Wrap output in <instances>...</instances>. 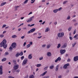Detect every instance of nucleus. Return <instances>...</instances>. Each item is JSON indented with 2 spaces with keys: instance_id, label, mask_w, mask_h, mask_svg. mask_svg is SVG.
<instances>
[{
  "instance_id": "37998d69",
  "label": "nucleus",
  "mask_w": 78,
  "mask_h": 78,
  "mask_svg": "<svg viewBox=\"0 0 78 78\" xmlns=\"http://www.w3.org/2000/svg\"><path fill=\"white\" fill-rule=\"evenodd\" d=\"M24 56H22L21 58V60H23V59H24Z\"/></svg>"
},
{
  "instance_id": "603ef678",
  "label": "nucleus",
  "mask_w": 78,
  "mask_h": 78,
  "mask_svg": "<svg viewBox=\"0 0 78 78\" xmlns=\"http://www.w3.org/2000/svg\"><path fill=\"white\" fill-rule=\"evenodd\" d=\"M44 78H49V76H45L44 77Z\"/></svg>"
},
{
  "instance_id": "f3484780",
  "label": "nucleus",
  "mask_w": 78,
  "mask_h": 78,
  "mask_svg": "<svg viewBox=\"0 0 78 78\" xmlns=\"http://www.w3.org/2000/svg\"><path fill=\"white\" fill-rule=\"evenodd\" d=\"M58 9H54V10L53 11V12L54 13H57V12H58Z\"/></svg>"
},
{
  "instance_id": "f8f14e48",
  "label": "nucleus",
  "mask_w": 78,
  "mask_h": 78,
  "mask_svg": "<svg viewBox=\"0 0 78 78\" xmlns=\"http://www.w3.org/2000/svg\"><path fill=\"white\" fill-rule=\"evenodd\" d=\"M78 60V56H76L74 58V61H76Z\"/></svg>"
},
{
  "instance_id": "13d9d810",
  "label": "nucleus",
  "mask_w": 78,
  "mask_h": 78,
  "mask_svg": "<svg viewBox=\"0 0 78 78\" xmlns=\"http://www.w3.org/2000/svg\"><path fill=\"white\" fill-rule=\"evenodd\" d=\"M37 37L38 39H41V38L42 37V36H41L40 37Z\"/></svg>"
},
{
  "instance_id": "c756f323",
  "label": "nucleus",
  "mask_w": 78,
  "mask_h": 78,
  "mask_svg": "<svg viewBox=\"0 0 78 78\" xmlns=\"http://www.w3.org/2000/svg\"><path fill=\"white\" fill-rule=\"evenodd\" d=\"M67 2H68V1H64L63 3V5H65L66 4V3H67Z\"/></svg>"
},
{
  "instance_id": "a878e982",
  "label": "nucleus",
  "mask_w": 78,
  "mask_h": 78,
  "mask_svg": "<svg viewBox=\"0 0 78 78\" xmlns=\"http://www.w3.org/2000/svg\"><path fill=\"white\" fill-rule=\"evenodd\" d=\"M60 47H61V44H58L57 48H59Z\"/></svg>"
},
{
  "instance_id": "2eb2a0df",
  "label": "nucleus",
  "mask_w": 78,
  "mask_h": 78,
  "mask_svg": "<svg viewBox=\"0 0 78 78\" xmlns=\"http://www.w3.org/2000/svg\"><path fill=\"white\" fill-rule=\"evenodd\" d=\"M47 56H51V52H48L47 53Z\"/></svg>"
},
{
  "instance_id": "0eeeda50",
  "label": "nucleus",
  "mask_w": 78,
  "mask_h": 78,
  "mask_svg": "<svg viewBox=\"0 0 78 78\" xmlns=\"http://www.w3.org/2000/svg\"><path fill=\"white\" fill-rule=\"evenodd\" d=\"M2 68H3V66H0V75H2L3 73L2 71Z\"/></svg>"
},
{
  "instance_id": "864d4df0",
  "label": "nucleus",
  "mask_w": 78,
  "mask_h": 78,
  "mask_svg": "<svg viewBox=\"0 0 78 78\" xmlns=\"http://www.w3.org/2000/svg\"><path fill=\"white\" fill-rule=\"evenodd\" d=\"M21 39H24L25 38V37L24 36H23L22 37H21Z\"/></svg>"
},
{
  "instance_id": "bf43d9fd",
  "label": "nucleus",
  "mask_w": 78,
  "mask_h": 78,
  "mask_svg": "<svg viewBox=\"0 0 78 78\" xmlns=\"http://www.w3.org/2000/svg\"><path fill=\"white\" fill-rule=\"evenodd\" d=\"M28 78V75H27L26 76L24 77V78Z\"/></svg>"
},
{
  "instance_id": "f704fd0d",
  "label": "nucleus",
  "mask_w": 78,
  "mask_h": 78,
  "mask_svg": "<svg viewBox=\"0 0 78 78\" xmlns=\"http://www.w3.org/2000/svg\"><path fill=\"white\" fill-rule=\"evenodd\" d=\"M28 0H26V1H25L23 3H24V4H25L26 3H27V2H28Z\"/></svg>"
},
{
  "instance_id": "9b49d317",
  "label": "nucleus",
  "mask_w": 78,
  "mask_h": 78,
  "mask_svg": "<svg viewBox=\"0 0 78 78\" xmlns=\"http://www.w3.org/2000/svg\"><path fill=\"white\" fill-rule=\"evenodd\" d=\"M69 66V64L67 63L65 65L63 66L64 69H66L67 67V66Z\"/></svg>"
},
{
  "instance_id": "6e6552de",
  "label": "nucleus",
  "mask_w": 78,
  "mask_h": 78,
  "mask_svg": "<svg viewBox=\"0 0 78 78\" xmlns=\"http://www.w3.org/2000/svg\"><path fill=\"white\" fill-rule=\"evenodd\" d=\"M61 57H59L57 58L56 60H55V62H58V61H61Z\"/></svg>"
},
{
  "instance_id": "c03bdc74",
  "label": "nucleus",
  "mask_w": 78,
  "mask_h": 78,
  "mask_svg": "<svg viewBox=\"0 0 78 78\" xmlns=\"http://www.w3.org/2000/svg\"><path fill=\"white\" fill-rule=\"evenodd\" d=\"M71 61V60L69 58L68 59V60H67V62H70V61Z\"/></svg>"
},
{
  "instance_id": "2f4dec72",
  "label": "nucleus",
  "mask_w": 78,
  "mask_h": 78,
  "mask_svg": "<svg viewBox=\"0 0 78 78\" xmlns=\"http://www.w3.org/2000/svg\"><path fill=\"white\" fill-rule=\"evenodd\" d=\"M20 56H22L23 54V52H21L20 54H19Z\"/></svg>"
},
{
  "instance_id": "680f3d73",
  "label": "nucleus",
  "mask_w": 78,
  "mask_h": 78,
  "mask_svg": "<svg viewBox=\"0 0 78 78\" xmlns=\"http://www.w3.org/2000/svg\"><path fill=\"white\" fill-rule=\"evenodd\" d=\"M30 45H32V44H33V42H30Z\"/></svg>"
},
{
  "instance_id": "e2e57ef3",
  "label": "nucleus",
  "mask_w": 78,
  "mask_h": 78,
  "mask_svg": "<svg viewBox=\"0 0 78 78\" xmlns=\"http://www.w3.org/2000/svg\"><path fill=\"white\" fill-rule=\"evenodd\" d=\"M33 26H34V24H33L31 25H30V27H33Z\"/></svg>"
},
{
  "instance_id": "4d7b16f0",
  "label": "nucleus",
  "mask_w": 78,
  "mask_h": 78,
  "mask_svg": "<svg viewBox=\"0 0 78 78\" xmlns=\"http://www.w3.org/2000/svg\"><path fill=\"white\" fill-rule=\"evenodd\" d=\"M20 72V69H18L17 70V73H19Z\"/></svg>"
},
{
  "instance_id": "338daca9",
  "label": "nucleus",
  "mask_w": 78,
  "mask_h": 78,
  "mask_svg": "<svg viewBox=\"0 0 78 78\" xmlns=\"http://www.w3.org/2000/svg\"><path fill=\"white\" fill-rule=\"evenodd\" d=\"M26 43L25 42L24 43V44H23V46H25V45H26Z\"/></svg>"
},
{
  "instance_id": "8fccbe9b",
  "label": "nucleus",
  "mask_w": 78,
  "mask_h": 78,
  "mask_svg": "<svg viewBox=\"0 0 78 78\" xmlns=\"http://www.w3.org/2000/svg\"><path fill=\"white\" fill-rule=\"evenodd\" d=\"M0 37H4V35H3L2 34L0 35Z\"/></svg>"
},
{
  "instance_id": "c9c22d12",
  "label": "nucleus",
  "mask_w": 78,
  "mask_h": 78,
  "mask_svg": "<svg viewBox=\"0 0 78 78\" xmlns=\"http://www.w3.org/2000/svg\"><path fill=\"white\" fill-rule=\"evenodd\" d=\"M78 36V34H76L73 37V38H76Z\"/></svg>"
},
{
  "instance_id": "4c0bfd02",
  "label": "nucleus",
  "mask_w": 78,
  "mask_h": 78,
  "mask_svg": "<svg viewBox=\"0 0 78 78\" xmlns=\"http://www.w3.org/2000/svg\"><path fill=\"white\" fill-rule=\"evenodd\" d=\"M6 27V25L4 24L2 27V28H5V27Z\"/></svg>"
},
{
  "instance_id": "f257e3e1",
  "label": "nucleus",
  "mask_w": 78,
  "mask_h": 78,
  "mask_svg": "<svg viewBox=\"0 0 78 78\" xmlns=\"http://www.w3.org/2000/svg\"><path fill=\"white\" fill-rule=\"evenodd\" d=\"M6 40L4 39L3 41L0 44V47H3L4 48L6 49L7 48L8 44H6Z\"/></svg>"
},
{
  "instance_id": "5fc2aeb1",
  "label": "nucleus",
  "mask_w": 78,
  "mask_h": 78,
  "mask_svg": "<svg viewBox=\"0 0 78 78\" xmlns=\"http://www.w3.org/2000/svg\"><path fill=\"white\" fill-rule=\"evenodd\" d=\"M13 62H14L15 64H16V61L15 60H13Z\"/></svg>"
},
{
  "instance_id": "bb28decb",
  "label": "nucleus",
  "mask_w": 78,
  "mask_h": 78,
  "mask_svg": "<svg viewBox=\"0 0 78 78\" xmlns=\"http://www.w3.org/2000/svg\"><path fill=\"white\" fill-rule=\"evenodd\" d=\"M48 66L45 67L44 69V70L45 71L46 70H47V69H48Z\"/></svg>"
},
{
  "instance_id": "3c124183",
  "label": "nucleus",
  "mask_w": 78,
  "mask_h": 78,
  "mask_svg": "<svg viewBox=\"0 0 78 78\" xmlns=\"http://www.w3.org/2000/svg\"><path fill=\"white\" fill-rule=\"evenodd\" d=\"M42 59H43V57H41L39 58V60H42Z\"/></svg>"
},
{
  "instance_id": "09e8293b",
  "label": "nucleus",
  "mask_w": 78,
  "mask_h": 78,
  "mask_svg": "<svg viewBox=\"0 0 78 78\" xmlns=\"http://www.w3.org/2000/svg\"><path fill=\"white\" fill-rule=\"evenodd\" d=\"M76 44V43H74V44H72V45H73V46H72L73 47H75V45Z\"/></svg>"
},
{
  "instance_id": "58836bf2",
  "label": "nucleus",
  "mask_w": 78,
  "mask_h": 78,
  "mask_svg": "<svg viewBox=\"0 0 78 78\" xmlns=\"http://www.w3.org/2000/svg\"><path fill=\"white\" fill-rule=\"evenodd\" d=\"M46 46V44H43L42 45V47L43 48H44V47H45Z\"/></svg>"
},
{
  "instance_id": "de8ad7c7",
  "label": "nucleus",
  "mask_w": 78,
  "mask_h": 78,
  "mask_svg": "<svg viewBox=\"0 0 78 78\" xmlns=\"http://www.w3.org/2000/svg\"><path fill=\"white\" fill-rule=\"evenodd\" d=\"M77 25H78V23H76L74 24V26L75 27H76V26H77Z\"/></svg>"
},
{
  "instance_id": "ddd939ff",
  "label": "nucleus",
  "mask_w": 78,
  "mask_h": 78,
  "mask_svg": "<svg viewBox=\"0 0 78 78\" xmlns=\"http://www.w3.org/2000/svg\"><path fill=\"white\" fill-rule=\"evenodd\" d=\"M54 67L55 66H54V65L52 64L49 66V69H53Z\"/></svg>"
},
{
  "instance_id": "0e129e2a",
  "label": "nucleus",
  "mask_w": 78,
  "mask_h": 78,
  "mask_svg": "<svg viewBox=\"0 0 78 78\" xmlns=\"http://www.w3.org/2000/svg\"><path fill=\"white\" fill-rule=\"evenodd\" d=\"M9 78H14V77H12L11 76H9L8 77Z\"/></svg>"
},
{
  "instance_id": "49530a36",
  "label": "nucleus",
  "mask_w": 78,
  "mask_h": 78,
  "mask_svg": "<svg viewBox=\"0 0 78 78\" xmlns=\"http://www.w3.org/2000/svg\"><path fill=\"white\" fill-rule=\"evenodd\" d=\"M62 9V7H60L58 9V11H61Z\"/></svg>"
},
{
  "instance_id": "a19ab883",
  "label": "nucleus",
  "mask_w": 78,
  "mask_h": 78,
  "mask_svg": "<svg viewBox=\"0 0 78 78\" xmlns=\"http://www.w3.org/2000/svg\"><path fill=\"white\" fill-rule=\"evenodd\" d=\"M9 50H12V48L11 47V46H10L9 48Z\"/></svg>"
},
{
  "instance_id": "20e7f679",
  "label": "nucleus",
  "mask_w": 78,
  "mask_h": 78,
  "mask_svg": "<svg viewBox=\"0 0 78 78\" xmlns=\"http://www.w3.org/2000/svg\"><path fill=\"white\" fill-rule=\"evenodd\" d=\"M66 50L65 49L63 50L62 49H61L60 50V53L61 55H62L64 53H66Z\"/></svg>"
},
{
  "instance_id": "1a4fd4ad",
  "label": "nucleus",
  "mask_w": 78,
  "mask_h": 78,
  "mask_svg": "<svg viewBox=\"0 0 78 78\" xmlns=\"http://www.w3.org/2000/svg\"><path fill=\"white\" fill-rule=\"evenodd\" d=\"M67 43H65L63 45L62 47V48H66L67 47Z\"/></svg>"
},
{
  "instance_id": "dca6fc26",
  "label": "nucleus",
  "mask_w": 78,
  "mask_h": 78,
  "mask_svg": "<svg viewBox=\"0 0 78 78\" xmlns=\"http://www.w3.org/2000/svg\"><path fill=\"white\" fill-rule=\"evenodd\" d=\"M32 54H30L29 55L28 57V59H32Z\"/></svg>"
},
{
  "instance_id": "423d86ee",
  "label": "nucleus",
  "mask_w": 78,
  "mask_h": 78,
  "mask_svg": "<svg viewBox=\"0 0 78 78\" xmlns=\"http://www.w3.org/2000/svg\"><path fill=\"white\" fill-rule=\"evenodd\" d=\"M11 46L13 48H16V43H13L12 44Z\"/></svg>"
},
{
  "instance_id": "72a5a7b5",
  "label": "nucleus",
  "mask_w": 78,
  "mask_h": 78,
  "mask_svg": "<svg viewBox=\"0 0 78 78\" xmlns=\"http://www.w3.org/2000/svg\"><path fill=\"white\" fill-rule=\"evenodd\" d=\"M6 58H4L2 59V62L5 61H6Z\"/></svg>"
},
{
  "instance_id": "5701e85b",
  "label": "nucleus",
  "mask_w": 78,
  "mask_h": 78,
  "mask_svg": "<svg viewBox=\"0 0 78 78\" xmlns=\"http://www.w3.org/2000/svg\"><path fill=\"white\" fill-rule=\"evenodd\" d=\"M49 28L48 27L45 30V32H48V31H49Z\"/></svg>"
},
{
  "instance_id": "393cba45",
  "label": "nucleus",
  "mask_w": 78,
  "mask_h": 78,
  "mask_svg": "<svg viewBox=\"0 0 78 78\" xmlns=\"http://www.w3.org/2000/svg\"><path fill=\"white\" fill-rule=\"evenodd\" d=\"M16 69H12V72L13 73H14L15 72H16Z\"/></svg>"
},
{
  "instance_id": "6e6d98bb",
  "label": "nucleus",
  "mask_w": 78,
  "mask_h": 78,
  "mask_svg": "<svg viewBox=\"0 0 78 78\" xmlns=\"http://www.w3.org/2000/svg\"><path fill=\"white\" fill-rule=\"evenodd\" d=\"M58 78H62V76L60 75V76H58Z\"/></svg>"
},
{
  "instance_id": "39448f33",
  "label": "nucleus",
  "mask_w": 78,
  "mask_h": 78,
  "mask_svg": "<svg viewBox=\"0 0 78 78\" xmlns=\"http://www.w3.org/2000/svg\"><path fill=\"white\" fill-rule=\"evenodd\" d=\"M36 30V29L35 28H34L33 29H31L27 33V34H30V33H33V32H34Z\"/></svg>"
},
{
  "instance_id": "7ed1b4c3",
  "label": "nucleus",
  "mask_w": 78,
  "mask_h": 78,
  "mask_svg": "<svg viewBox=\"0 0 78 78\" xmlns=\"http://www.w3.org/2000/svg\"><path fill=\"white\" fill-rule=\"evenodd\" d=\"M27 62H28V60L26 58L25 59H24L23 60V63L22 64V66H25V64H26L27 63Z\"/></svg>"
},
{
  "instance_id": "774afa93",
  "label": "nucleus",
  "mask_w": 78,
  "mask_h": 78,
  "mask_svg": "<svg viewBox=\"0 0 78 78\" xmlns=\"http://www.w3.org/2000/svg\"><path fill=\"white\" fill-rule=\"evenodd\" d=\"M54 24L56 25L57 24V22H55L54 23Z\"/></svg>"
},
{
  "instance_id": "e433bc0d",
  "label": "nucleus",
  "mask_w": 78,
  "mask_h": 78,
  "mask_svg": "<svg viewBox=\"0 0 78 78\" xmlns=\"http://www.w3.org/2000/svg\"><path fill=\"white\" fill-rule=\"evenodd\" d=\"M31 1L32 2H31V3H34V2H35V0H31Z\"/></svg>"
},
{
  "instance_id": "b1692460",
  "label": "nucleus",
  "mask_w": 78,
  "mask_h": 78,
  "mask_svg": "<svg viewBox=\"0 0 78 78\" xmlns=\"http://www.w3.org/2000/svg\"><path fill=\"white\" fill-rule=\"evenodd\" d=\"M19 55H20L19 53L18 52H17L15 56L16 57H19Z\"/></svg>"
},
{
  "instance_id": "7c9ffc66",
  "label": "nucleus",
  "mask_w": 78,
  "mask_h": 78,
  "mask_svg": "<svg viewBox=\"0 0 78 78\" xmlns=\"http://www.w3.org/2000/svg\"><path fill=\"white\" fill-rule=\"evenodd\" d=\"M70 19V16H68L67 18H66V19L67 20H69V19Z\"/></svg>"
},
{
  "instance_id": "69168bd1",
  "label": "nucleus",
  "mask_w": 78,
  "mask_h": 78,
  "mask_svg": "<svg viewBox=\"0 0 78 78\" xmlns=\"http://www.w3.org/2000/svg\"><path fill=\"white\" fill-rule=\"evenodd\" d=\"M76 33V30H74V32H73V34H75Z\"/></svg>"
},
{
  "instance_id": "052dcab7",
  "label": "nucleus",
  "mask_w": 78,
  "mask_h": 78,
  "mask_svg": "<svg viewBox=\"0 0 78 78\" xmlns=\"http://www.w3.org/2000/svg\"><path fill=\"white\" fill-rule=\"evenodd\" d=\"M68 31H70V30H71V27H70L68 29Z\"/></svg>"
},
{
  "instance_id": "c85d7f7f",
  "label": "nucleus",
  "mask_w": 78,
  "mask_h": 78,
  "mask_svg": "<svg viewBox=\"0 0 78 78\" xmlns=\"http://www.w3.org/2000/svg\"><path fill=\"white\" fill-rule=\"evenodd\" d=\"M29 78H34V75H32L30 76Z\"/></svg>"
},
{
  "instance_id": "a211bd4d",
  "label": "nucleus",
  "mask_w": 78,
  "mask_h": 78,
  "mask_svg": "<svg viewBox=\"0 0 78 78\" xmlns=\"http://www.w3.org/2000/svg\"><path fill=\"white\" fill-rule=\"evenodd\" d=\"M59 65H58L56 66V69H55V71H58V69H59Z\"/></svg>"
},
{
  "instance_id": "a18cd8bd",
  "label": "nucleus",
  "mask_w": 78,
  "mask_h": 78,
  "mask_svg": "<svg viewBox=\"0 0 78 78\" xmlns=\"http://www.w3.org/2000/svg\"><path fill=\"white\" fill-rule=\"evenodd\" d=\"M69 39H70V40H72V39H73V37L71 36L69 37Z\"/></svg>"
},
{
  "instance_id": "cd10ccee",
  "label": "nucleus",
  "mask_w": 78,
  "mask_h": 78,
  "mask_svg": "<svg viewBox=\"0 0 78 78\" xmlns=\"http://www.w3.org/2000/svg\"><path fill=\"white\" fill-rule=\"evenodd\" d=\"M42 66V65L41 64H37V67H41Z\"/></svg>"
},
{
  "instance_id": "aec40b11",
  "label": "nucleus",
  "mask_w": 78,
  "mask_h": 78,
  "mask_svg": "<svg viewBox=\"0 0 78 78\" xmlns=\"http://www.w3.org/2000/svg\"><path fill=\"white\" fill-rule=\"evenodd\" d=\"M47 73V71H45V72H44L42 74V76H44V75H45V74H46V73Z\"/></svg>"
},
{
  "instance_id": "9d476101",
  "label": "nucleus",
  "mask_w": 78,
  "mask_h": 78,
  "mask_svg": "<svg viewBox=\"0 0 78 78\" xmlns=\"http://www.w3.org/2000/svg\"><path fill=\"white\" fill-rule=\"evenodd\" d=\"M13 68H14V69H16V70H17V69H19V65H15L13 67Z\"/></svg>"
},
{
  "instance_id": "79ce46f5",
  "label": "nucleus",
  "mask_w": 78,
  "mask_h": 78,
  "mask_svg": "<svg viewBox=\"0 0 78 78\" xmlns=\"http://www.w3.org/2000/svg\"><path fill=\"white\" fill-rule=\"evenodd\" d=\"M5 55H9V53L8 52H5Z\"/></svg>"
},
{
  "instance_id": "473e14b6",
  "label": "nucleus",
  "mask_w": 78,
  "mask_h": 78,
  "mask_svg": "<svg viewBox=\"0 0 78 78\" xmlns=\"http://www.w3.org/2000/svg\"><path fill=\"white\" fill-rule=\"evenodd\" d=\"M30 46L31 45H30V44H29L27 45V48H29V47H30Z\"/></svg>"
},
{
  "instance_id": "ea45409f",
  "label": "nucleus",
  "mask_w": 78,
  "mask_h": 78,
  "mask_svg": "<svg viewBox=\"0 0 78 78\" xmlns=\"http://www.w3.org/2000/svg\"><path fill=\"white\" fill-rule=\"evenodd\" d=\"M19 6H17L16 7H15V11H16V10H17V8H19Z\"/></svg>"
},
{
  "instance_id": "4be33fe9",
  "label": "nucleus",
  "mask_w": 78,
  "mask_h": 78,
  "mask_svg": "<svg viewBox=\"0 0 78 78\" xmlns=\"http://www.w3.org/2000/svg\"><path fill=\"white\" fill-rule=\"evenodd\" d=\"M17 37V36H16V35H13L12 37V38H16V37Z\"/></svg>"
},
{
  "instance_id": "4468645a",
  "label": "nucleus",
  "mask_w": 78,
  "mask_h": 78,
  "mask_svg": "<svg viewBox=\"0 0 78 78\" xmlns=\"http://www.w3.org/2000/svg\"><path fill=\"white\" fill-rule=\"evenodd\" d=\"M51 47V44H48L47 45H46V48L47 49H49Z\"/></svg>"
},
{
  "instance_id": "f03ea898",
  "label": "nucleus",
  "mask_w": 78,
  "mask_h": 78,
  "mask_svg": "<svg viewBox=\"0 0 78 78\" xmlns=\"http://www.w3.org/2000/svg\"><path fill=\"white\" fill-rule=\"evenodd\" d=\"M58 37H63V36H64V33L63 32L62 33H59L58 34Z\"/></svg>"
},
{
  "instance_id": "6ab92c4d",
  "label": "nucleus",
  "mask_w": 78,
  "mask_h": 78,
  "mask_svg": "<svg viewBox=\"0 0 78 78\" xmlns=\"http://www.w3.org/2000/svg\"><path fill=\"white\" fill-rule=\"evenodd\" d=\"M30 20H28L27 21V22H31V21L33 20V19H31L30 18Z\"/></svg>"
},
{
  "instance_id": "412c9836",
  "label": "nucleus",
  "mask_w": 78,
  "mask_h": 78,
  "mask_svg": "<svg viewBox=\"0 0 78 78\" xmlns=\"http://www.w3.org/2000/svg\"><path fill=\"white\" fill-rule=\"evenodd\" d=\"M6 2L4 3H2L1 5V6H3V5H5L6 4Z\"/></svg>"
}]
</instances>
